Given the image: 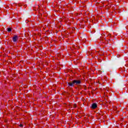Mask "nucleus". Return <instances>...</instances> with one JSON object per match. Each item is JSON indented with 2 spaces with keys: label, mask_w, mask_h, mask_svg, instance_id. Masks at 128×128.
<instances>
[{
  "label": "nucleus",
  "mask_w": 128,
  "mask_h": 128,
  "mask_svg": "<svg viewBox=\"0 0 128 128\" xmlns=\"http://www.w3.org/2000/svg\"><path fill=\"white\" fill-rule=\"evenodd\" d=\"M82 84V80H72L71 82H68V86H78V84Z\"/></svg>",
  "instance_id": "1"
},
{
  "label": "nucleus",
  "mask_w": 128,
  "mask_h": 128,
  "mask_svg": "<svg viewBox=\"0 0 128 128\" xmlns=\"http://www.w3.org/2000/svg\"><path fill=\"white\" fill-rule=\"evenodd\" d=\"M18 40V36L15 35L12 37V40L14 42H16Z\"/></svg>",
  "instance_id": "2"
},
{
  "label": "nucleus",
  "mask_w": 128,
  "mask_h": 128,
  "mask_svg": "<svg viewBox=\"0 0 128 128\" xmlns=\"http://www.w3.org/2000/svg\"><path fill=\"white\" fill-rule=\"evenodd\" d=\"M96 108H98V104H96V103L92 104V105L91 106V108H92V110H96Z\"/></svg>",
  "instance_id": "3"
},
{
  "label": "nucleus",
  "mask_w": 128,
  "mask_h": 128,
  "mask_svg": "<svg viewBox=\"0 0 128 128\" xmlns=\"http://www.w3.org/2000/svg\"><path fill=\"white\" fill-rule=\"evenodd\" d=\"M38 16H42V14H44V12L42 10H38Z\"/></svg>",
  "instance_id": "4"
},
{
  "label": "nucleus",
  "mask_w": 128,
  "mask_h": 128,
  "mask_svg": "<svg viewBox=\"0 0 128 128\" xmlns=\"http://www.w3.org/2000/svg\"><path fill=\"white\" fill-rule=\"evenodd\" d=\"M96 83L99 84H102V82L100 80L96 81Z\"/></svg>",
  "instance_id": "5"
},
{
  "label": "nucleus",
  "mask_w": 128,
  "mask_h": 128,
  "mask_svg": "<svg viewBox=\"0 0 128 128\" xmlns=\"http://www.w3.org/2000/svg\"><path fill=\"white\" fill-rule=\"evenodd\" d=\"M78 105H76V104H73V108H77Z\"/></svg>",
  "instance_id": "6"
},
{
  "label": "nucleus",
  "mask_w": 128,
  "mask_h": 128,
  "mask_svg": "<svg viewBox=\"0 0 128 128\" xmlns=\"http://www.w3.org/2000/svg\"><path fill=\"white\" fill-rule=\"evenodd\" d=\"M74 48L75 50H78V48H80V47H79V46H74Z\"/></svg>",
  "instance_id": "7"
},
{
  "label": "nucleus",
  "mask_w": 128,
  "mask_h": 128,
  "mask_svg": "<svg viewBox=\"0 0 128 128\" xmlns=\"http://www.w3.org/2000/svg\"><path fill=\"white\" fill-rule=\"evenodd\" d=\"M7 30H8V32H12V28H7Z\"/></svg>",
  "instance_id": "8"
},
{
  "label": "nucleus",
  "mask_w": 128,
  "mask_h": 128,
  "mask_svg": "<svg viewBox=\"0 0 128 128\" xmlns=\"http://www.w3.org/2000/svg\"><path fill=\"white\" fill-rule=\"evenodd\" d=\"M20 126L21 128H22V126H24V125H22V124H20Z\"/></svg>",
  "instance_id": "9"
},
{
  "label": "nucleus",
  "mask_w": 128,
  "mask_h": 128,
  "mask_svg": "<svg viewBox=\"0 0 128 128\" xmlns=\"http://www.w3.org/2000/svg\"><path fill=\"white\" fill-rule=\"evenodd\" d=\"M114 110H116V107H114Z\"/></svg>",
  "instance_id": "10"
},
{
  "label": "nucleus",
  "mask_w": 128,
  "mask_h": 128,
  "mask_svg": "<svg viewBox=\"0 0 128 128\" xmlns=\"http://www.w3.org/2000/svg\"><path fill=\"white\" fill-rule=\"evenodd\" d=\"M88 56H90V54H88V52H87Z\"/></svg>",
  "instance_id": "11"
},
{
  "label": "nucleus",
  "mask_w": 128,
  "mask_h": 128,
  "mask_svg": "<svg viewBox=\"0 0 128 128\" xmlns=\"http://www.w3.org/2000/svg\"><path fill=\"white\" fill-rule=\"evenodd\" d=\"M38 8H40V6H38Z\"/></svg>",
  "instance_id": "12"
}]
</instances>
